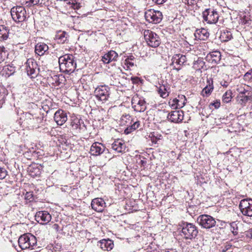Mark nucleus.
<instances>
[{"label":"nucleus","instance_id":"052dcab7","mask_svg":"<svg viewBox=\"0 0 252 252\" xmlns=\"http://www.w3.org/2000/svg\"><path fill=\"white\" fill-rule=\"evenodd\" d=\"M37 170V172H39V170L38 169Z\"/></svg>","mask_w":252,"mask_h":252},{"label":"nucleus","instance_id":"c85d7f7f","mask_svg":"<svg viewBox=\"0 0 252 252\" xmlns=\"http://www.w3.org/2000/svg\"><path fill=\"white\" fill-rule=\"evenodd\" d=\"M124 143L119 140L115 141L112 144V148L118 153L122 152L124 149Z\"/></svg>","mask_w":252,"mask_h":252},{"label":"nucleus","instance_id":"13d9d810","mask_svg":"<svg viewBox=\"0 0 252 252\" xmlns=\"http://www.w3.org/2000/svg\"><path fill=\"white\" fill-rule=\"evenodd\" d=\"M164 252H175L173 250H170L168 251H165Z\"/></svg>","mask_w":252,"mask_h":252},{"label":"nucleus","instance_id":"7ed1b4c3","mask_svg":"<svg viewBox=\"0 0 252 252\" xmlns=\"http://www.w3.org/2000/svg\"><path fill=\"white\" fill-rule=\"evenodd\" d=\"M10 13L13 20L17 23L25 22L28 18L26 9L22 6L13 7Z\"/></svg>","mask_w":252,"mask_h":252},{"label":"nucleus","instance_id":"393cba45","mask_svg":"<svg viewBox=\"0 0 252 252\" xmlns=\"http://www.w3.org/2000/svg\"><path fill=\"white\" fill-rule=\"evenodd\" d=\"M170 88L168 87L167 83L165 84H162L159 86L158 88V93L159 94L160 96L165 98L167 97L169 95V90Z\"/></svg>","mask_w":252,"mask_h":252},{"label":"nucleus","instance_id":"c756f323","mask_svg":"<svg viewBox=\"0 0 252 252\" xmlns=\"http://www.w3.org/2000/svg\"><path fill=\"white\" fill-rule=\"evenodd\" d=\"M9 30L3 25L0 26V40H6L8 37Z\"/></svg>","mask_w":252,"mask_h":252},{"label":"nucleus","instance_id":"9d476101","mask_svg":"<svg viewBox=\"0 0 252 252\" xmlns=\"http://www.w3.org/2000/svg\"><path fill=\"white\" fill-rule=\"evenodd\" d=\"M239 207L243 215L252 217V199L246 198L241 200Z\"/></svg>","mask_w":252,"mask_h":252},{"label":"nucleus","instance_id":"5701e85b","mask_svg":"<svg viewBox=\"0 0 252 252\" xmlns=\"http://www.w3.org/2000/svg\"><path fill=\"white\" fill-rule=\"evenodd\" d=\"M214 89L213 80L211 78L207 80V85L202 91L201 94L203 96L209 95Z\"/></svg>","mask_w":252,"mask_h":252},{"label":"nucleus","instance_id":"f03ea898","mask_svg":"<svg viewBox=\"0 0 252 252\" xmlns=\"http://www.w3.org/2000/svg\"><path fill=\"white\" fill-rule=\"evenodd\" d=\"M36 243V237L31 233L24 234L18 239L19 246L22 250L33 249Z\"/></svg>","mask_w":252,"mask_h":252},{"label":"nucleus","instance_id":"a878e982","mask_svg":"<svg viewBox=\"0 0 252 252\" xmlns=\"http://www.w3.org/2000/svg\"><path fill=\"white\" fill-rule=\"evenodd\" d=\"M52 83L56 86H60L62 84H64L65 79L63 75H55L51 77Z\"/></svg>","mask_w":252,"mask_h":252},{"label":"nucleus","instance_id":"49530a36","mask_svg":"<svg viewBox=\"0 0 252 252\" xmlns=\"http://www.w3.org/2000/svg\"><path fill=\"white\" fill-rule=\"evenodd\" d=\"M231 246L229 244H226L223 247H222L221 249V252H225L227 251H228L230 250Z\"/></svg>","mask_w":252,"mask_h":252},{"label":"nucleus","instance_id":"423d86ee","mask_svg":"<svg viewBox=\"0 0 252 252\" xmlns=\"http://www.w3.org/2000/svg\"><path fill=\"white\" fill-rule=\"evenodd\" d=\"M145 17L149 23L156 24L161 21L162 18V14L159 11L151 9L147 10L145 12Z\"/></svg>","mask_w":252,"mask_h":252},{"label":"nucleus","instance_id":"a18cd8bd","mask_svg":"<svg viewBox=\"0 0 252 252\" xmlns=\"http://www.w3.org/2000/svg\"><path fill=\"white\" fill-rule=\"evenodd\" d=\"M102 61L104 63H110L111 62L110 61V59H109V56L107 54H105L102 58Z\"/></svg>","mask_w":252,"mask_h":252},{"label":"nucleus","instance_id":"09e8293b","mask_svg":"<svg viewBox=\"0 0 252 252\" xmlns=\"http://www.w3.org/2000/svg\"><path fill=\"white\" fill-rule=\"evenodd\" d=\"M158 4H161L164 3L167 0H153Z\"/></svg>","mask_w":252,"mask_h":252},{"label":"nucleus","instance_id":"5fc2aeb1","mask_svg":"<svg viewBox=\"0 0 252 252\" xmlns=\"http://www.w3.org/2000/svg\"><path fill=\"white\" fill-rule=\"evenodd\" d=\"M147 161L145 160H141L140 162V164L142 166H144L146 164Z\"/></svg>","mask_w":252,"mask_h":252},{"label":"nucleus","instance_id":"f704fd0d","mask_svg":"<svg viewBox=\"0 0 252 252\" xmlns=\"http://www.w3.org/2000/svg\"><path fill=\"white\" fill-rule=\"evenodd\" d=\"M232 94L231 91H226L222 96V101L225 103L229 102L232 98Z\"/></svg>","mask_w":252,"mask_h":252},{"label":"nucleus","instance_id":"e433bc0d","mask_svg":"<svg viewBox=\"0 0 252 252\" xmlns=\"http://www.w3.org/2000/svg\"><path fill=\"white\" fill-rule=\"evenodd\" d=\"M107 54L110 62L116 61L117 60L118 54L115 51L111 50L107 53Z\"/></svg>","mask_w":252,"mask_h":252},{"label":"nucleus","instance_id":"864d4df0","mask_svg":"<svg viewBox=\"0 0 252 252\" xmlns=\"http://www.w3.org/2000/svg\"><path fill=\"white\" fill-rule=\"evenodd\" d=\"M220 85L224 87H227L228 85V83L226 81H222L220 82Z\"/></svg>","mask_w":252,"mask_h":252},{"label":"nucleus","instance_id":"6ab92c4d","mask_svg":"<svg viewBox=\"0 0 252 252\" xmlns=\"http://www.w3.org/2000/svg\"><path fill=\"white\" fill-rule=\"evenodd\" d=\"M206 58L207 61L212 63H217L220 60L221 54L218 51H213L208 54Z\"/></svg>","mask_w":252,"mask_h":252},{"label":"nucleus","instance_id":"9b49d317","mask_svg":"<svg viewBox=\"0 0 252 252\" xmlns=\"http://www.w3.org/2000/svg\"><path fill=\"white\" fill-rule=\"evenodd\" d=\"M204 21L208 24H215L219 19V14L216 10L211 9H206L202 13Z\"/></svg>","mask_w":252,"mask_h":252},{"label":"nucleus","instance_id":"8fccbe9b","mask_svg":"<svg viewBox=\"0 0 252 252\" xmlns=\"http://www.w3.org/2000/svg\"><path fill=\"white\" fill-rule=\"evenodd\" d=\"M130 118H131V117L130 115H126V116H123V117H122V122H123L124 121H125V119H128V120H129Z\"/></svg>","mask_w":252,"mask_h":252},{"label":"nucleus","instance_id":"72a5a7b5","mask_svg":"<svg viewBox=\"0 0 252 252\" xmlns=\"http://www.w3.org/2000/svg\"><path fill=\"white\" fill-rule=\"evenodd\" d=\"M205 64L202 59H198L197 61H195L193 63V67L196 70H200L203 68Z\"/></svg>","mask_w":252,"mask_h":252},{"label":"nucleus","instance_id":"ea45409f","mask_svg":"<svg viewBox=\"0 0 252 252\" xmlns=\"http://www.w3.org/2000/svg\"><path fill=\"white\" fill-rule=\"evenodd\" d=\"M39 0H28L26 1L25 4H26L27 6L30 7L39 4Z\"/></svg>","mask_w":252,"mask_h":252},{"label":"nucleus","instance_id":"de8ad7c7","mask_svg":"<svg viewBox=\"0 0 252 252\" xmlns=\"http://www.w3.org/2000/svg\"><path fill=\"white\" fill-rule=\"evenodd\" d=\"M220 103L219 101H216L214 102L211 103L210 104V107L211 106H214L215 108L217 109L220 107Z\"/></svg>","mask_w":252,"mask_h":252},{"label":"nucleus","instance_id":"0eeeda50","mask_svg":"<svg viewBox=\"0 0 252 252\" xmlns=\"http://www.w3.org/2000/svg\"><path fill=\"white\" fill-rule=\"evenodd\" d=\"M109 95V89L106 86H98L94 92V95L96 98L103 102L108 100Z\"/></svg>","mask_w":252,"mask_h":252},{"label":"nucleus","instance_id":"412c9836","mask_svg":"<svg viewBox=\"0 0 252 252\" xmlns=\"http://www.w3.org/2000/svg\"><path fill=\"white\" fill-rule=\"evenodd\" d=\"M48 49L47 44L43 42H39L35 46V52L39 56H42L48 51Z\"/></svg>","mask_w":252,"mask_h":252},{"label":"nucleus","instance_id":"4c0bfd02","mask_svg":"<svg viewBox=\"0 0 252 252\" xmlns=\"http://www.w3.org/2000/svg\"><path fill=\"white\" fill-rule=\"evenodd\" d=\"M240 97H241L240 101L244 104H246L249 100H252V93H248V94L246 95H242V96H240Z\"/></svg>","mask_w":252,"mask_h":252},{"label":"nucleus","instance_id":"39448f33","mask_svg":"<svg viewBox=\"0 0 252 252\" xmlns=\"http://www.w3.org/2000/svg\"><path fill=\"white\" fill-rule=\"evenodd\" d=\"M144 38L148 45L156 48L160 44V39L158 35L150 30H145L144 32Z\"/></svg>","mask_w":252,"mask_h":252},{"label":"nucleus","instance_id":"a19ab883","mask_svg":"<svg viewBox=\"0 0 252 252\" xmlns=\"http://www.w3.org/2000/svg\"><path fill=\"white\" fill-rule=\"evenodd\" d=\"M7 175V170L4 168L0 167V180L4 179Z\"/></svg>","mask_w":252,"mask_h":252},{"label":"nucleus","instance_id":"4d7b16f0","mask_svg":"<svg viewBox=\"0 0 252 252\" xmlns=\"http://www.w3.org/2000/svg\"><path fill=\"white\" fill-rule=\"evenodd\" d=\"M54 227L55 229H56V230H58L59 225L58 224H55L54 225Z\"/></svg>","mask_w":252,"mask_h":252},{"label":"nucleus","instance_id":"7c9ffc66","mask_svg":"<svg viewBox=\"0 0 252 252\" xmlns=\"http://www.w3.org/2000/svg\"><path fill=\"white\" fill-rule=\"evenodd\" d=\"M232 37V33L230 32L225 30L221 32L220 38L223 42H226L230 40Z\"/></svg>","mask_w":252,"mask_h":252},{"label":"nucleus","instance_id":"473e14b6","mask_svg":"<svg viewBox=\"0 0 252 252\" xmlns=\"http://www.w3.org/2000/svg\"><path fill=\"white\" fill-rule=\"evenodd\" d=\"M179 100L177 98L170 99L169 103L172 107L175 108H182L184 106L185 103L179 104Z\"/></svg>","mask_w":252,"mask_h":252},{"label":"nucleus","instance_id":"cd10ccee","mask_svg":"<svg viewBox=\"0 0 252 252\" xmlns=\"http://www.w3.org/2000/svg\"><path fill=\"white\" fill-rule=\"evenodd\" d=\"M67 38V34L66 32L63 31H59L55 35V39L58 43H64Z\"/></svg>","mask_w":252,"mask_h":252},{"label":"nucleus","instance_id":"ddd939ff","mask_svg":"<svg viewBox=\"0 0 252 252\" xmlns=\"http://www.w3.org/2000/svg\"><path fill=\"white\" fill-rule=\"evenodd\" d=\"M90 153L92 155L97 156L102 153L109 154V150L100 143L94 142L91 147Z\"/></svg>","mask_w":252,"mask_h":252},{"label":"nucleus","instance_id":"b1692460","mask_svg":"<svg viewBox=\"0 0 252 252\" xmlns=\"http://www.w3.org/2000/svg\"><path fill=\"white\" fill-rule=\"evenodd\" d=\"M114 246L113 242L110 239H103L100 241V247L104 251H110Z\"/></svg>","mask_w":252,"mask_h":252},{"label":"nucleus","instance_id":"2f4dec72","mask_svg":"<svg viewBox=\"0 0 252 252\" xmlns=\"http://www.w3.org/2000/svg\"><path fill=\"white\" fill-rule=\"evenodd\" d=\"M140 123L139 121L134 122L130 126H128L125 130V133L128 134L133 131L136 130L139 126Z\"/></svg>","mask_w":252,"mask_h":252},{"label":"nucleus","instance_id":"1a4fd4ad","mask_svg":"<svg viewBox=\"0 0 252 252\" xmlns=\"http://www.w3.org/2000/svg\"><path fill=\"white\" fill-rule=\"evenodd\" d=\"M187 62V57L185 55L181 54L174 55L171 59L170 66H173V69L177 71L181 69L182 66Z\"/></svg>","mask_w":252,"mask_h":252},{"label":"nucleus","instance_id":"603ef678","mask_svg":"<svg viewBox=\"0 0 252 252\" xmlns=\"http://www.w3.org/2000/svg\"><path fill=\"white\" fill-rule=\"evenodd\" d=\"M249 75H250L251 76L250 77V79H252V70H250L249 71H248V72H247L245 75V77H247Z\"/></svg>","mask_w":252,"mask_h":252},{"label":"nucleus","instance_id":"f257e3e1","mask_svg":"<svg viewBox=\"0 0 252 252\" xmlns=\"http://www.w3.org/2000/svg\"><path fill=\"white\" fill-rule=\"evenodd\" d=\"M60 68L64 72L70 74L76 68L74 56L72 54H65L59 58Z\"/></svg>","mask_w":252,"mask_h":252},{"label":"nucleus","instance_id":"20e7f679","mask_svg":"<svg viewBox=\"0 0 252 252\" xmlns=\"http://www.w3.org/2000/svg\"><path fill=\"white\" fill-rule=\"evenodd\" d=\"M182 226V235L186 239L192 240L197 236L198 229L193 223L184 222Z\"/></svg>","mask_w":252,"mask_h":252},{"label":"nucleus","instance_id":"aec40b11","mask_svg":"<svg viewBox=\"0 0 252 252\" xmlns=\"http://www.w3.org/2000/svg\"><path fill=\"white\" fill-rule=\"evenodd\" d=\"M194 35L195 38L201 40H206L209 36V33L205 29H197L195 31Z\"/></svg>","mask_w":252,"mask_h":252},{"label":"nucleus","instance_id":"f8f14e48","mask_svg":"<svg viewBox=\"0 0 252 252\" xmlns=\"http://www.w3.org/2000/svg\"><path fill=\"white\" fill-rule=\"evenodd\" d=\"M26 71L27 74L31 78L35 77L38 74L39 68L35 61L33 59H29L26 62Z\"/></svg>","mask_w":252,"mask_h":252},{"label":"nucleus","instance_id":"6e6d98bb","mask_svg":"<svg viewBox=\"0 0 252 252\" xmlns=\"http://www.w3.org/2000/svg\"><path fill=\"white\" fill-rule=\"evenodd\" d=\"M32 166H30V167L29 168V172H31V175L32 176H33L35 175H36V174H32Z\"/></svg>","mask_w":252,"mask_h":252},{"label":"nucleus","instance_id":"6e6552de","mask_svg":"<svg viewBox=\"0 0 252 252\" xmlns=\"http://www.w3.org/2000/svg\"><path fill=\"white\" fill-rule=\"evenodd\" d=\"M197 221L202 227L209 229L214 226L216 221L211 216L202 215L199 216L197 219Z\"/></svg>","mask_w":252,"mask_h":252},{"label":"nucleus","instance_id":"bf43d9fd","mask_svg":"<svg viewBox=\"0 0 252 252\" xmlns=\"http://www.w3.org/2000/svg\"><path fill=\"white\" fill-rule=\"evenodd\" d=\"M181 103H184V102H182L179 100V104H181Z\"/></svg>","mask_w":252,"mask_h":252},{"label":"nucleus","instance_id":"a211bd4d","mask_svg":"<svg viewBox=\"0 0 252 252\" xmlns=\"http://www.w3.org/2000/svg\"><path fill=\"white\" fill-rule=\"evenodd\" d=\"M91 206L92 209L95 211L101 212L104 209L105 202L102 198H94L92 201Z\"/></svg>","mask_w":252,"mask_h":252},{"label":"nucleus","instance_id":"4468645a","mask_svg":"<svg viewBox=\"0 0 252 252\" xmlns=\"http://www.w3.org/2000/svg\"><path fill=\"white\" fill-rule=\"evenodd\" d=\"M35 219L38 223L46 224L51 220V216L47 211H38L35 214Z\"/></svg>","mask_w":252,"mask_h":252},{"label":"nucleus","instance_id":"2eb2a0df","mask_svg":"<svg viewBox=\"0 0 252 252\" xmlns=\"http://www.w3.org/2000/svg\"><path fill=\"white\" fill-rule=\"evenodd\" d=\"M131 102L132 108L136 112H142L146 109V102L144 99L136 97L132 98Z\"/></svg>","mask_w":252,"mask_h":252},{"label":"nucleus","instance_id":"c03bdc74","mask_svg":"<svg viewBox=\"0 0 252 252\" xmlns=\"http://www.w3.org/2000/svg\"><path fill=\"white\" fill-rule=\"evenodd\" d=\"M33 196L32 192H27L25 196V198L26 200L31 202L33 200Z\"/></svg>","mask_w":252,"mask_h":252},{"label":"nucleus","instance_id":"bb28decb","mask_svg":"<svg viewBox=\"0 0 252 252\" xmlns=\"http://www.w3.org/2000/svg\"><path fill=\"white\" fill-rule=\"evenodd\" d=\"M136 59L133 55H129L125 60V65L127 68H130L136 66Z\"/></svg>","mask_w":252,"mask_h":252},{"label":"nucleus","instance_id":"37998d69","mask_svg":"<svg viewBox=\"0 0 252 252\" xmlns=\"http://www.w3.org/2000/svg\"><path fill=\"white\" fill-rule=\"evenodd\" d=\"M71 5V7L74 9H78L81 6V4L79 2H77L75 0H73L72 1Z\"/></svg>","mask_w":252,"mask_h":252},{"label":"nucleus","instance_id":"58836bf2","mask_svg":"<svg viewBox=\"0 0 252 252\" xmlns=\"http://www.w3.org/2000/svg\"><path fill=\"white\" fill-rule=\"evenodd\" d=\"M25 117L26 118H27V120H30V121H31L30 122V124H32V125H33L34 124V122L35 120L37 121L38 120H41V118H39V117H37V118H36L35 119H34L33 117V115H32L30 113H26L25 114Z\"/></svg>","mask_w":252,"mask_h":252},{"label":"nucleus","instance_id":"c9c22d12","mask_svg":"<svg viewBox=\"0 0 252 252\" xmlns=\"http://www.w3.org/2000/svg\"><path fill=\"white\" fill-rule=\"evenodd\" d=\"M230 226V230L232 232V233L234 234V235H236L238 233V228L237 226V224L236 222H232L229 224Z\"/></svg>","mask_w":252,"mask_h":252},{"label":"nucleus","instance_id":"3c124183","mask_svg":"<svg viewBox=\"0 0 252 252\" xmlns=\"http://www.w3.org/2000/svg\"><path fill=\"white\" fill-rule=\"evenodd\" d=\"M79 125L76 124L74 122L72 123V126L73 128L77 129L79 128Z\"/></svg>","mask_w":252,"mask_h":252},{"label":"nucleus","instance_id":"79ce46f5","mask_svg":"<svg viewBox=\"0 0 252 252\" xmlns=\"http://www.w3.org/2000/svg\"><path fill=\"white\" fill-rule=\"evenodd\" d=\"M249 88V86H246V88L240 87L237 89V91L240 94L242 95L245 94L246 93L247 94L248 93H250L248 89Z\"/></svg>","mask_w":252,"mask_h":252},{"label":"nucleus","instance_id":"dca6fc26","mask_svg":"<svg viewBox=\"0 0 252 252\" xmlns=\"http://www.w3.org/2000/svg\"><path fill=\"white\" fill-rule=\"evenodd\" d=\"M54 119L58 125L62 126L67 120L66 113L62 109H59L54 114Z\"/></svg>","mask_w":252,"mask_h":252},{"label":"nucleus","instance_id":"4be33fe9","mask_svg":"<svg viewBox=\"0 0 252 252\" xmlns=\"http://www.w3.org/2000/svg\"><path fill=\"white\" fill-rule=\"evenodd\" d=\"M15 67L12 65L8 64L3 66L0 73L2 76L5 77H9L15 72Z\"/></svg>","mask_w":252,"mask_h":252},{"label":"nucleus","instance_id":"f3484780","mask_svg":"<svg viewBox=\"0 0 252 252\" xmlns=\"http://www.w3.org/2000/svg\"><path fill=\"white\" fill-rule=\"evenodd\" d=\"M167 118L173 123L181 122L184 119V112L182 110H176L168 114Z\"/></svg>","mask_w":252,"mask_h":252}]
</instances>
